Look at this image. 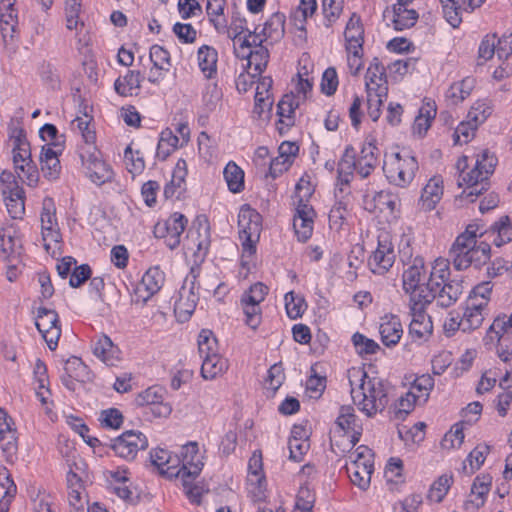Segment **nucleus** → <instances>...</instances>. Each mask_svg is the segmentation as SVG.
<instances>
[{"label":"nucleus","instance_id":"obj_1","mask_svg":"<svg viewBox=\"0 0 512 512\" xmlns=\"http://www.w3.org/2000/svg\"><path fill=\"white\" fill-rule=\"evenodd\" d=\"M351 397L355 405L368 417L382 412L389 402V384L378 377H369L362 368L348 370Z\"/></svg>","mask_w":512,"mask_h":512},{"label":"nucleus","instance_id":"obj_2","mask_svg":"<svg viewBox=\"0 0 512 512\" xmlns=\"http://www.w3.org/2000/svg\"><path fill=\"white\" fill-rule=\"evenodd\" d=\"M152 465L159 473L167 478H176L181 481L184 492L187 497L196 504H200V498L204 492L203 488L194 484V480L199 475V466L189 467V470L176 469L171 466V462H179L178 456H173L168 450L155 449L150 454Z\"/></svg>","mask_w":512,"mask_h":512},{"label":"nucleus","instance_id":"obj_3","mask_svg":"<svg viewBox=\"0 0 512 512\" xmlns=\"http://www.w3.org/2000/svg\"><path fill=\"white\" fill-rule=\"evenodd\" d=\"M399 253L401 261L406 266L402 275V284L405 293L410 296L409 299H424V302H432L434 294L429 289L424 259L420 256L411 259L409 245L403 247Z\"/></svg>","mask_w":512,"mask_h":512},{"label":"nucleus","instance_id":"obj_4","mask_svg":"<svg viewBox=\"0 0 512 512\" xmlns=\"http://www.w3.org/2000/svg\"><path fill=\"white\" fill-rule=\"evenodd\" d=\"M496 163V157L487 150H483L481 154L477 155L474 168L469 172L460 173L458 185L465 184L467 186L464 191L467 197L478 196L488 189V180L494 172Z\"/></svg>","mask_w":512,"mask_h":512},{"label":"nucleus","instance_id":"obj_5","mask_svg":"<svg viewBox=\"0 0 512 512\" xmlns=\"http://www.w3.org/2000/svg\"><path fill=\"white\" fill-rule=\"evenodd\" d=\"M13 144V162L18 177L29 186L37 184L39 173L32 161L30 144L22 129H17L11 136Z\"/></svg>","mask_w":512,"mask_h":512},{"label":"nucleus","instance_id":"obj_6","mask_svg":"<svg viewBox=\"0 0 512 512\" xmlns=\"http://www.w3.org/2000/svg\"><path fill=\"white\" fill-rule=\"evenodd\" d=\"M485 233L483 226L478 223H470L466 226L465 231L457 236L449 250V259L456 270L469 268L470 252L476 245L477 239Z\"/></svg>","mask_w":512,"mask_h":512},{"label":"nucleus","instance_id":"obj_7","mask_svg":"<svg viewBox=\"0 0 512 512\" xmlns=\"http://www.w3.org/2000/svg\"><path fill=\"white\" fill-rule=\"evenodd\" d=\"M346 471L351 482L362 490H366L373 473V453L365 445L358 446L347 457Z\"/></svg>","mask_w":512,"mask_h":512},{"label":"nucleus","instance_id":"obj_8","mask_svg":"<svg viewBox=\"0 0 512 512\" xmlns=\"http://www.w3.org/2000/svg\"><path fill=\"white\" fill-rule=\"evenodd\" d=\"M238 227L243 257H250L255 253V244L260 238L262 217L255 209L244 205L238 215Z\"/></svg>","mask_w":512,"mask_h":512},{"label":"nucleus","instance_id":"obj_9","mask_svg":"<svg viewBox=\"0 0 512 512\" xmlns=\"http://www.w3.org/2000/svg\"><path fill=\"white\" fill-rule=\"evenodd\" d=\"M383 170L389 183L405 188L414 179L418 162L414 156L396 153L384 163Z\"/></svg>","mask_w":512,"mask_h":512},{"label":"nucleus","instance_id":"obj_10","mask_svg":"<svg viewBox=\"0 0 512 512\" xmlns=\"http://www.w3.org/2000/svg\"><path fill=\"white\" fill-rule=\"evenodd\" d=\"M183 248L193 254H205L210 246V226L205 216H197L183 239Z\"/></svg>","mask_w":512,"mask_h":512},{"label":"nucleus","instance_id":"obj_11","mask_svg":"<svg viewBox=\"0 0 512 512\" xmlns=\"http://www.w3.org/2000/svg\"><path fill=\"white\" fill-rule=\"evenodd\" d=\"M188 219L181 213H173L167 220L158 222L154 227V234L163 238L167 247L176 249L181 243V235L185 231Z\"/></svg>","mask_w":512,"mask_h":512},{"label":"nucleus","instance_id":"obj_12","mask_svg":"<svg viewBox=\"0 0 512 512\" xmlns=\"http://www.w3.org/2000/svg\"><path fill=\"white\" fill-rule=\"evenodd\" d=\"M396 258L394 245L387 232L378 235V246L368 260V265L374 274L386 273L394 264Z\"/></svg>","mask_w":512,"mask_h":512},{"label":"nucleus","instance_id":"obj_13","mask_svg":"<svg viewBox=\"0 0 512 512\" xmlns=\"http://www.w3.org/2000/svg\"><path fill=\"white\" fill-rule=\"evenodd\" d=\"M111 447L118 456L132 460L138 451L148 447V440L143 433L130 430L114 439Z\"/></svg>","mask_w":512,"mask_h":512},{"label":"nucleus","instance_id":"obj_14","mask_svg":"<svg viewBox=\"0 0 512 512\" xmlns=\"http://www.w3.org/2000/svg\"><path fill=\"white\" fill-rule=\"evenodd\" d=\"M315 211L313 207L299 199L293 219V227L299 241H307L313 232Z\"/></svg>","mask_w":512,"mask_h":512},{"label":"nucleus","instance_id":"obj_15","mask_svg":"<svg viewBox=\"0 0 512 512\" xmlns=\"http://www.w3.org/2000/svg\"><path fill=\"white\" fill-rule=\"evenodd\" d=\"M198 301V296L194 292V282L188 284L185 280L183 286L179 290L178 298L174 304V312L180 322L187 321L193 314Z\"/></svg>","mask_w":512,"mask_h":512},{"label":"nucleus","instance_id":"obj_16","mask_svg":"<svg viewBox=\"0 0 512 512\" xmlns=\"http://www.w3.org/2000/svg\"><path fill=\"white\" fill-rule=\"evenodd\" d=\"M491 483L492 477L488 474L479 475L474 479L469 498L464 505L466 511L476 512L485 504Z\"/></svg>","mask_w":512,"mask_h":512},{"label":"nucleus","instance_id":"obj_17","mask_svg":"<svg viewBox=\"0 0 512 512\" xmlns=\"http://www.w3.org/2000/svg\"><path fill=\"white\" fill-rule=\"evenodd\" d=\"M92 350L93 354L108 366H116L121 359L120 349L105 334L95 337Z\"/></svg>","mask_w":512,"mask_h":512},{"label":"nucleus","instance_id":"obj_18","mask_svg":"<svg viewBox=\"0 0 512 512\" xmlns=\"http://www.w3.org/2000/svg\"><path fill=\"white\" fill-rule=\"evenodd\" d=\"M357 171L356 151L349 145L338 163L337 189L343 193L348 188L354 171Z\"/></svg>","mask_w":512,"mask_h":512},{"label":"nucleus","instance_id":"obj_19","mask_svg":"<svg viewBox=\"0 0 512 512\" xmlns=\"http://www.w3.org/2000/svg\"><path fill=\"white\" fill-rule=\"evenodd\" d=\"M164 281L165 274L159 267L149 268L137 288L139 297L146 302L162 288Z\"/></svg>","mask_w":512,"mask_h":512},{"label":"nucleus","instance_id":"obj_20","mask_svg":"<svg viewBox=\"0 0 512 512\" xmlns=\"http://www.w3.org/2000/svg\"><path fill=\"white\" fill-rule=\"evenodd\" d=\"M235 54L237 57L247 60L248 74L253 78L260 76L267 67L269 52L266 47H257L247 52L235 50Z\"/></svg>","mask_w":512,"mask_h":512},{"label":"nucleus","instance_id":"obj_21","mask_svg":"<svg viewBox=\"0 0 512 512\" xmlns=\"http://www.w3.org/2000/svg\"><path fill=\"white\" fill-rule=\"evenodd\" d=\"M379 333L382 343L387 346H395L401 339L403 329L398 317L386 315L381 318Z\"/></svg>","mask_w":512,"mask_h":512},{"label":"nucleus","instance_id":"obj_22","mask_svg":"<svg viewBox=\"0 0 512 512\" xmlns=\"http://www.w3.org/2000/svg\"><path fill=\"white\" fill-rule=\"evenodd\" d=\"M379 149L373 143L362 146L359 157L356 159L357 173L362 178H367L378 164Z\"/></svg>","mask_w":512,"mask_h":512},{"label":"nucleus","instance_id":"obj_23","mask_svg":"<svg viewBox=\"0 0 512 512\" xmlns=\"http://www.w3.org/2000/svg\"><path fill=\"white\" fill-rule=\"evenodd\" d=\"M485 301L468 302L462 316V331L470 332L479 328L484 320Z\"/></svg>","mask_w":512,"mask_h":512},{"label":"nucleus","instance_id":"obj_24","mask_svg":"<svg viewBox=\"0 0 512 512\" xmlns=\"http://www.w3.org/2000/svg\"><path fill=\"white\" fill-rule=\"evenodd\" d=\"M344 37L346 41V50L363 49L364 28L361 23V19L357 14L353 13L350 17L345 28Z\"/></svg>","mask_w":512,"mask_h":512},{"label":"nucleus","instance_id":"obj_25","mask_svg":"<svg viewBox=\"0 0 512 512\" xmlns=\"http://www.w3.org/2000/svg\"><path fill=\"white\" fill-rule=\"evenodd\" d=\"M463 285L461 281H447L435 291L437 304L443 308L452 306L462 295Z\"/></svg>","mask_w":512,"mask_h":512},{"label":"nucleus","instance_id":"obj_26","mask_svg":"<svg viewBox=\"0 0 512 512\" xmlns=\"http://www.w3.org/2000/svg\"><path fill=\"white\" fill-rule=\"evenodd\" d=\"M365 87L366 91H378L380 87L388 88L386 69L377 57L373 58L367 69Z\"/></svg>","mask_w":512,"mask_h":512},{"label":"nucleus","instance_id":"obj_27","mask_svg":"<svg viewBox=\"0 0 512 512\" xmlns=\"http://www.w3.org/2000/svg\"><path fill=\"white\" fill-rule=\"evenodd\" d=\"M443 195L442 180L436 177L431 178L422 190L421 205L426 211H431L440 201Z\"/></svg>","mask_w":512,"mask_h":512},{"label":"nucleus","instance_id":"obj_28","mask_svg":"<svg viewBox=\"0 0 512 512\" xmlns=\"http://www.w3.org/2000/svg\"><path fill=\"white\" fill-rule=\"evenodd\" d=\"M419 15L416 10L409 9L408 5L394 4L393 5V27L397 31H402L413 27Z\"/></svg>","mask_w":512,"mask_h":512},{"label":"nucleus","instance_id":"obj_29","mask_svg":"<svg viewBox=\"0 0 512 512\" xmlns=\"http://www.w3.org/2000/svg\"><path fill=\"white\" fill-rule=\"evenodd\" d=\"M302 103L303 97L295 96L294 92L284 95L277 105V114L280 117V122L286 123L287 126L293 125L295 109Z\"/></svg>","mask_w":512,"mask_h":512},{"label":"nucleus","instance_id":"obj_30","mask_svg":"<svg viewBox=\"0 0 512 512\" xmlns=\"http://www.w3.org/2000/svg\"><path fill=\"white\" fill-rule=\"evenodd\" d=\"M436 116V105L433 101L424 102L413 124V132L423 136L428 131L431 121Z\"/></svg>","mask_w":512,"mask_h":512},{"label":"nucleus","instance_id":"obj_31","mask_svg":"<svg viewBox=\"0 0 512 512\" xmlns=\"http://www.w3.org/2000/svg\"><path fill=\"white\" fill-rule=\"evenodd\" d=\"M217 51L210 46L204 45L198 50V64L206 78H212L217 71Z\"/></svg>","mask_w":512,"mask_h":512},{"label":"nucleus","instance_id":"obj_32","mask_svg":"<svg viewBox=\"0 0 512 512\" xmlns=\"http://www.w3.org/2000/svg\"><path fill=\"white\" fill-rule=\"evenodd\" d=\"M449 276V261L443 259L436 260L428 277L430 292L435 295V291L441 287L442 283L449 280Z\"/></svg>","mask_w":512,"mask_h":512},{"label":"nucleus","instance_id":"obj_33","mask_svg":"<svg viewBox=\"0 0 512 512\" xmlns=\"http://www.w3.org/2000/svg\"><path fill=\"white\" fill-rule=\"evenodd\" d=\"M227 369V360L219 354L203 356L201 375L205 379H214Z\"/></svg>","mask_w":512,"mask_h":512},{"label":"nucleus","instance_id":"obj_34","mask_svg":"<svg viewBox=\"0 0 512 512\" xmlns=\"http://www.w3.org/2000/svg\"><path fill=\"white\" fill-rule=\"evenodd\" d=\"M497 355L504 363H510V369L505 370L504 376L500 380V385L507 384L512 386V338H503L497 342Z\"/></svg>","mask_w":512,"mask_h":512},{"label":"nucleus","instance_id":"obj_35","mask_svg":"<svg viewBox=\"0 0 512 512\" xmlns=\"http://www.w3.org/2000/svg\"><path fill=\"white\" fill-rule=\"evenodd\" d=\"M2 195L9 215L13 219L21 218L25 212L24 190L19 189Z\"/></svg>","mask_w":512,"mask_h":512},{"label":"nucleus","instance_id":"obj_36","mask_svg":"<svg viewBox=\"0 0 512 512\" xmlns=\"http://www.w3.org/2000/svg\"><path fill=\"white\" fill-rule=\"evenodd\" d=\"M374 206L381 212L393 214L400 206V199L397 194L390 190H381L373 196Z\"/></svg>","mask_w":512,"mask_h":512},{"label":"nucleus","instance_id":"obj_37","mask_svg":"<svg viewBox=\"0 0 512 512\" xmlns=\"http://www.w3.org/2000/svg\"><path fill=\"white\" fill-rule=\"evenodd\" d=\"M434 387V379L429 374H423L417 377L412 383L408 393H413L419 404H424Z\"/></svg>","mask_w":512,"mask_h":512},{"label":"nucleus","instance_id":"obj_38","mask_svg":"<svg viewBox=\"0 0 512 512\" xmlns=\"http://www.w3.org/2000/svg\"><path fill=\"white\" fill-rule=\"evenodd\" d=\"M491 231L496 234L493 244L501 247L512 241V225L508 216H502L497 222L491 226Z\"/></svg>","mask_w":512,"mask_h":512},{"label":"nucleus","instance_id":"obj_39","mask_svg":"<svg viewBox=\"0 0 512 512\" xmlns=\"http://www.w3.org/2000/svg\"><path fill=\"white\" fill-rule=\"evenodd\" d=\"M178 143L179 138L170 129L163 130L158 141L156 156L161 160H166L177 148Z\"/></svg>","mask_w":512,"mask_h":512},{"label":"nucleus","instance_id":"obj_40","mask_svg":"<svg viewBox=\"0 0 512 512\" xmlns=\"http://www.w3.org/2000/svg\"><path fill=\"white\" fill-rule=\"evenodd\" d=\"M284 15L280 13L273 14L264 24L261 33L265 39L272 41L279 40L284 34Z\"/></svg>","mask_w":512,"mask_h":512},{"label":"nucleus","instance_id":"obj_41","mask_svg":"<svg viewBox=\"0 0 512 512\" xmlns=\"http://www.w3.org/2000/svg\"><path fill=\"white\" fill-rule=\"evenodd\" d=\"M474 87V79L465 78L460 82L452 84L446 92V97L456 105L467 98Z\"/></svg>","mask_w":512,"mask_h":512},{"label":"nucleus","instance_id":"obj_42","mask_svg":"<svg viewBox=\"0 0 512 512\" xmlns=\"http://www.w3.org/2000/svg\"><path fill=\"white\" fill-rule=\"evenodd\" d=\"M446 21L453 27H458L462 22L461 12L465 0H440Z\"/></svg>","mask_w":512,"mask_h":512},{"label":"nucleus","instance_id":"obj_43","mask_svg":"<svg viewBox=\"0 0 512 512\" xmlns=\"http://www.w3.org/2000/svg\"><path fill=\"white\" fill-rule=\"evenodd\" d=\"M368 115L377 121L381 115V106L387 98L388 88L380 87L378 91H366Z\"/></svg>","mask_w":512,"mask_h":512},{"label":"nucleus","instance_id":"obj_44","mask_svg":"<svg viewBox=\"0 0 512 512\" xmlns=\"http://www.w3.org/2000/svg\"><path fill=\"white\" fill-rule=\"evenodd\" d=\"M86 174L96 185H102L113 178L112 169L103 160L92 163V166L86 169Z\"/></svg>","mask_w":512,"mask_h":512},{"label":"nucleus","instance_id":"obj_45","mask_svg":"<svg viewBox=\"0 0 512 512\" xmlns=\"http://www.w3.org/2000/svg\"><path fill=\"white\" fill-rule=\"evenodd\" d=\"M489 453V446L478 445L467 456L463 462V471L467 474H472L478 470L484 463L487 454Z\"/></svg>","mask_w":512,"mask_h":512},{"label":"nucleus","instance_id":"obj_46","mask_svg":"<svg viewBox=\"0 0 512 512\" xmlns=\"http://www.w3.org/2000/svg\"><path fill=\"white\" fill-rule=\"evenodd\" d=\"M223 174L231 192L238 193L243 189L244 172L234 162L226 165Z\"/></svg>","mask_w":512,"mask_h":512},{"label":"nucleus","instance_id":"obj_47","mask_svg":"<svg viewBox=\"0 0 512 512\" xmlns=\"http://www.w3.org/2000/svg\"><path fill=\"white\" fill-rule=\"evenodd\" d=\"M491 257V246L486 241H480L474 245L472 251L470 252V262L469 267L474 266L475 268H480L481 266L487 264Z\"/></svg>","mask_w":512,"mask_h":512},{"label":"nucleus","instance_id":"obj_48","mask_svg":"<svg viewBox=\"0 0 512 512\" xmlns=\"http://www.w3.org/2000/svg\"><path fill=\"white\" fill-rule=\"evenodd\" d=\"M248 492L256 502L264 501L266 498V479L264 474L247 476Z\"/></svg>","mask_w":512,"mask_h":512},{"label":"nucleus","instance_id":"obj_49","mask_svg":"<svg viewBox=\"0 0 512 512\" xmlns=\"http://www.w3.org/2000/svg\"><path fill=\"white\" fill-rule=\"evenodd\" d=\"M182 465L180 470H189V467L195 465L199 466V473L203 468V462L198 457V444L197 442H190L182 447Z\"/></svg>","mask_w":512,"mask_h":512},{"label":"nucleus","instance_id":"obj_50","mask_svg":"<svg viewBox=\"0 0 512 512\" xmlns=\"http://www.w3.org/2000/svg\"><path fill=\"white\" fill-rule=\"evenodd\" d=\"M58 322V314L54 310L44 307L38 308L35 325L40 333L47 332V330L58 326Z\"/></svg>","mask_w":512,"mask_h":512},{"label":"nucleus","instance_id":"obj_51","mask_svg":"<svg viewBox=\"0 0 512 512\" xmlns=\"http://www.w3.org/2000/svg\"><path fill=\"white\" fill-rule=\"evenodd\" d=\"M452 484V476L446 474L440 476L430 487L428 499L434 502H441Z\"/></svg>","mask_w":512,"mask_h":512},{"label":"nucleus","instance_id":"obj_52","mask_svg":"<svg viewBox=\"0 0 512 512\" xmlns=\"http://www.w3.org/2000/svg\"><path fill=\"white\" fill-rule=\"evenodd\" d=\"M511 332L509 331V326L507 321H505V314L498 316L494 319L493 323L490 325L486 339H489L491 342L496 340L499 342L503 338H509Z\"/></svg>","mask_w":512,"mask_h":512},{"label":"nucleus","instance_id":"obj_53","mask_svg":"<svg viewBox=\"0 0 512 512\" xmlns=\"http://www.w3.org/2000/svg\"><path fill=\"white\" fill-rule=\"evenodd\" d=\"M285 308L289 318L297 319L302 316L306 308L305 300L290 291L285 294Z\"/></svg>","mask_w":512,"mask_h":512},{"label":"nucleus","instance_id":"obj_54","mask_svg":"<svg viewBox=\"0 0 512 512\" xmlns=\"http://www.w3.org/2000/svg\"><path fill=\"white\" fill-rule=\"evenodd\" d=\"M352 342L357 353L361 356L375 354L380 349V346L374 340L358 332L352 336Z\"/></svg>","mask_w":512,"mask_h":512},{"label":"nucleus","instance_id":"obj_55","mask_svg":"<svg viewBox=\"0 0 512 512\" xmlns=\"http://www.w3.org/2000/svg\"><path fill=\"white\" fill-rule=\"evenodd\" d=\"M124 162L132 175L140 174L145 168V162L140 152H133L130 146H127L124 151Z\"/></svg>","mask_w":512,"mask_h":512},{"label":"nucleus","instance_id":"obj_56","mask_svg":"<svg viewBox=\"0 0 512 512\" xmlns=\"http://www.w3.org/2000/svg\"><path fill=\"white\" fill-rule=\"evenodd\" d=\"M198 349L201 357L217 353V339L210 330H202L198 336Z\"/></svg>","mask_w":512,"mask_h":512},{"label":"nucleus","instance_id":"obj_57","mask_svg":"<svg viewBox=\"0 0 512 512\" xmlns=\"http://www.w3.org/2000/svg\"><path fill=\"white\" fill-rule=\"evenodd\" d=\"M344 0H322V9L327 21V27L331 26L341 15Z\"/></svg>","mask_w":512,"mask_h":512},{"label":"nucleus","instance_id":"obj_58","mask_svg":"<svg viewBox=\"0 0 512 512\" xmlns=\"http://www.w3.org/2000/svg\"><path fill=\"white\" fill-rule=\"evenodd\" d=\"M64 370L68 378L75 380L83 381L87 374V366L76 356H72L66 361Z\"/></svg>","mask_w":512,"mask_h":512},{"label":"nucleus","instance_id":"obj_59","mask_svg":"<svg viewBox=\"0 0 512 512\" xmlns=\"http://www.w3.org/2000/svg\"><path fill=\"white\" fill-rule=\"evenodd\" d=\"M58 227L57 219L55 216V207L52 198H45L43 200V207L41 212V230Z\"/></svg>","mask_w":512,"mask_h":512},{"label":"nucleus","instance_id":"obj_60","mask_svg":"<svg viewBox=\"0 0 512 512\" xmlns=\"http://www.w3.org/2000/svg\"><path fill=\"white\" fill-rule=\"evenodd\" d=\"M0 242L1 251L5 255V258L9 263L14 265V262H17L20 254V245L17 243L18 240L9 235L7 237L2 236Z\"/></svg>","mask_w":512,"mask_h":512},{"label":"nucleus","instance_id":"obj_61","mask_svg":"<svg viewBox=\"0 0 512 512\" xmlns=\"http://www.w3.org/2000/svg\"><path fill=\"white\" fill-rule=\"evenodd\" d=\"M149 58L156 69L168 70L170 66V53L160 45L150 48Z\"/></svg>","mask_w":512,"mask_h":512},{"label":"nucleus","instance_id":"obj_62","mask_svg":"<svg viewBox=\"0 0 512 512\" xmlns=\"http://www.w3.org/2000/svg\"><path fill=\"white\" fill-rule=\"evenodd\" d=\"M336 424L344 432L355 430L356 415L352 406H342L340 408Z\"/></svg>","mask_w":512,"mask_h":512},{"label":"nucleus","instance_id":"obj_63","mask_svg":"<svg viewBox=\"0 0 512 512\" xmlns=\"http://www.w3.org/2000/svg\"><path fill=\"white\" fill-rule=\"evenodd\" d=\"M243 312L246 316L245 323L255 330L261 323V309L260 304L251 303L241 299Z\"/></svg>","mask_w":512,"mask_h":512},{"label":"nucleus","instance_id":"obj_64","mask_svg":"<svg viewBox=\"0 0 512 512\" xmlns=\"http://www.w3.org/2000/svg\"><path fill=\"white\" fill-rule=\"evenodd\" d=\"M416 404H419V401L415 398V395L407 392L404 396L400 397L395 405V417L397 419H403L414 409Z\"/></svg>","mask_w":512,"mask_h":512}]
</instances>
